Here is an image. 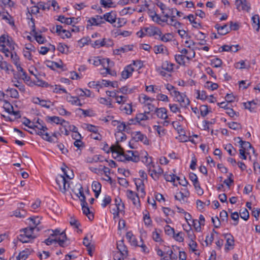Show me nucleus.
<instances>
[{
  "mask_svg": "<svg viewBox=\"0 0 260 260\" xmlns=\"http://www.w3.org/2000/svg\"><path fill=\"white\" fill-rule=\"evenodd\" d=\"M91 26H100L102 24L105 23L103 16L95 15V17H91L88 20Z\"/></svg>",
  "mask_w": 260,
  "mask_h": 260,
  "instance_id": "10",
  "label": "nucleus"
},
{
  "mask_svg": "<svg viewBox=\"0 0 260 260\" xmlns=\"http://www.w3.org/2000/svg\"><path fill=\"white\" fill-rule=\"evenodd\" d=\"M61 170L63 172V175H58L56 179V182L58 185L60 190L62 193H65L70 186L68 181L66 179V177H67L69 179L71 178L67 174L66 168H62Z\"/></svg>",
  "mask_w": 260,
  "mask_h": 260,
  "instance_id": "1",
  "label": "nucleus"
},
{
  "mask_svg": "<svg viewBox=\"0 0 260 260\" xmlns=\"http://www.w3.org/2000/svg\"><path fill=\"white\" fill-rule=\"evenodd\" d=\"M165 179L167 181L169 182H174L176 179L177 180H180V177L176 176L173 174H169L165 173L164 175Z\"/></svg>",
  "mask_w": 260,
  "mask_h": 260,
  "instance_id": "40",
  "label": "nucleus"
},
{
  "mask_svg": "<svg viewBox=\"0 0 260 260\" xmlns=\"http://www.w3.org/2000/svg\"><path fill=\"white\" fill-rule=\"evenodd\" d=\"M6 92H10L9 96H10L11 98L14 99H18L19 98V93L16 89L9 88L6 90Z\"/></svg>",
  "mask_w": 260,
  "mask_h": 260,
  "instance_id": "46",
  "label": "nucleus"
},
{
  "mask_svg": "<svg viewBox=\"0 0 260 260\" xmlns=\"http://www.w3.org/2000/svg\"><path fill=\"white\" fill-rule=\"evenodd\" d=\"M143 156H141L142 161L145 164L148 169V171H151V168H154V164L152 162V157H148V154L146 151L142 153Z\"/></svg>",
  "mask_w": 260,
  "mask_h": 260,
  "instance_id": "6",
  "label": "nucleus"
},
{
  "mask_svg": "<svg viewBox=\"0 0 260 260\" xmlns=\"http://www.w3.org/2000/svg\"><path fill=\"white\" fill-rule=\"evenodd\" d=\"M256 104V103H255L253 100L246 103H244L245 108L248 109L250 112H254L255 111Z\"/></svg>",
  "mask_w": 260,
  "mask_h": 260,
  "instance_id": "33",
  "label": "nucleus"
},
{
  "mask_svg": "<svg viewBox=\"0 0 260 260\" xmlns=\"http://www.w3.org/2000/svg\"><path fill=\"white\" fill-rule=\"evenodd\" d=\"M35 122H31L29 119L26 118H25V120L23 122V124L27 126L28 128L34 130V127H36V126L35 125Z\"/></svg>",
  "mask_w": 260,
  "mask_h": 260,
  "instance_id": "60",
  "label": "nucleus"
},
{
  "mask_svg": "<svg viewBox=\"0 0 260 260\" xmlns=\"http://www.w3.org/2000/svg\"><path fill=\"white\" fill-rule=\"evenodd\" d=\"M224 149L228 152L231 156H234L236 153V149L234 148L231 144H228L225 145Z\"/></svg>",
  "mask_w": 260,
  "mask_h": 260,
  "instance_id": "47",
  "label": "nucleus"
},
{
  "mask_svg": "<svg viewBox=\"0 0 260 260\" xmlns=\"http://www.w3.org/2000/svg\"><path fill=\"white\" fill-rule=\"evenodd\" d=\"M133 47V45H125L123 47L115 49L113 52L115 54L120 55L121 53H124L132 50Z\"/></svg>",
  "mask_w": 260,
  "mask_h": 260,
  "instance_id": "27",
  "label": "nucleus"
},
{
  "mask_svg": "<svg viewBox=\"0 0 260 260\" xmlns=\"http://www.w3.org/2000/svg\"><path fill=\"white\" fill-rule=\"evenodd\" d=\"M171 95L174 96L176 101L180 103L182 108H186L190 104V101L186 95L178 91H174L171 92Z\"/></svg>",
  "mask_w": 260,
  "mask_h": 260,
  "instance_id": "3",
  "label": "nucleus"
},
{
  "mask_svg": "<svg viewBox=\"0 0 260 260\" xmlns=\"http://www.w3.org/2000/svg\"><path fill=\"white\" fill-rule=\"evenodd\" d=\"M155 113L157 117L159 118L162 119H167L168 118L167 110L166 108H156L155 109Z\"/></svg>",
  "mask_w": 260,
  "mask_h": 260,
  "instance_id": "17",
  "label": "nucleus"
},
{
  "mask_svg": "<svg viewBox=\"0 0 260 260\" xmlns=\"http://www.w3.org/2000/svg\"><path fill=\"white\" fill-rule=\"evenodd\" d=\"M215 28L217 30L218 34L220 35H225L230 32V28L227 24L221 26L219 24H216Z\"/></svg>",
  "mask_w": 260,
  "mask_h": 260,
  "instance_id": "19",
  "label": "nucleus"
},
{
  "mask_svg": "<svg viewBox=\"0 0 260 260\" xmlns=\"http://www.w3.org/2000/svg\"><path fill=\"white\" fill-rule=\"evenodd\" d=\"M117 21L116 23H115V24L114 23L113 26L117 27V28H119V27L123 26L126 23V21L125 19H124L123 18H117Z\"/></svg>",
  "mask_w": 260,
  "mask_h": 260,
  "instance_id": "54",
  "label": "nucleus"
},
{
  "mask_svg": "<svg viewBox=\"0 0 260 260\" xmlns=\"http://www.w3.org/2000/svg\"><path fill=\"white\" fill-rule=\"evenodd\" d=\"M36 228L29 227L21 230V232H23V234H21L18 236V239L22 243H28L31 242L32 240L36 238V236L34 234V231Z\"/></svg>",
  "mask_w": 260,
  "mask_h": 260,
  "instance_id": "2",
  "label": "nucleus"
},
{
  "mask_svg": "<svg viewBox=\"0 0 260 260\" xmlns=\"http://www.w3.org/2000/svg\"><path fill=\"white\" fill-rule=\"evenodd\" d=\"M235 67L239 69H249L250 65L249 64L248 65L246 64L245 61L241 60L235 63Z\"/></svg>",
  "mask_w": 260,
  "mask_h": 260,
  "instance_id": "39",
  "label": "nucleus"
},
{
  "mask_svg": "<svg viewBox=\"0 0 260 260\" xmlns=\"http://www.w3.org/2000/svg\"><path fill=\"white\" fill-rule=\"evenodd\" d=\"M55 239H56V242L60 246L65 247L67 246L66 244L67 237L65 232H61L60 235L58 237L55 238Z\"/></svg>",
  "mask_w": 260,
  "mask_h": 260,
  "instance_id": "18",
  "label": "nucleus"
},
{
  "mask_svg": "<svg viewBox=\"0 0 260 260\" xmlns=\"http://www.w3.org/2000/svg\"><path fill=\"white\" fill-rule=\"evenodd\" d=\"M33 31L34 32L35 39L39 44H42L45 43L46 40L43 36L38 35V32L35 31V29H33Z\"/></svg>",
  "mask_w": 260,
  "mask_h": 260,
  "instance_id": "42",
  "label": "nucleus"
},
{
  "mask_svg": "<svg viewBox=\"0 0 260 260\" xmlns=\"http://www.w3.org/2000/svg\"><path fill=\"white\" fill-rule=\"evenodd\" d=\"M85 125H86L85 129H86L87 131H88L90 132H92V133H94L95 134L98 133V128L95 126L90 124H86Z\"/></svg>",
  "mask_w": 260,
  "mask_h": 260,
  "instance_id": "61",
  "label": "nucleus"
},
{
  "mask_svg": "<svg viewBox=\"0 0 260 260\" xmlns=\"http://www.w3.org/2000/svg\"><path fill=\"white\" fill-rule=\"evenodd\" d=\"M187 18L188 19L189 21L191 23L193 24V26L195 28H200L201 27V25L200 23H198L194 19V16L192 14L189 15Z\"/></svg>",
  "mask_w": 260,
  "mask_h": 260,
  "instance_id": "53",
  "label": "nucleus"
},
{
  "mask_svg": "<svg viewBox=\"0 0 260 260\" xmlns=\"http://www.w3.org/2000/svg\"><path fill=\"white\" fill-rule=\"evenodd\" d=\"M57 111H58V113L60 115H68L70 116L71 113L70 112L67 111L63 107V106H61L60 107H57Z\"/></svg>",
  "mask_w": 260,
  "mask_h": 260,
  "instance_id": "58",
  "label": "nucleus"
},
{
  "mask_svg": "<svg viewBox=\"0 0 260 260\" xmlns=\"http://www.w3.org/2000/svg\"><path fill=\"white\" fill-rule=\"evenodd\" d=\"M126 195L127 198L133 201V203L135 206L137 207L140 206V201L137 193L131 190H127Z\"/></svg>",
  "mask_w": 260,
  "mask_h": 260,
  "instance_id": "7",
  "label": "nucleus"
},
{
  "mask_svg": "<svg viewBox=\"0 0 260 260\" xmlns=\"http://www.w3.org/2000/svg\"><path fill=\"white\" fill-rule=\"evenodd\" d=\"M173 36L170 33H166L162 35L161 33L159 37H156V39L160 40L164 42H168L171 41L172 39Z\"/></svg>",
  "mask_w": 260,
  "mask_h": 260,
  "instance_id": "30",
  "label": "nucleus"
},
{
  "mask_svg": "<svg viewBox=\"0 0 260 260\" xmlns=\"http://www.w3.org/2000/svg\"><path fill=\"white\" fill-rule=\"evenodd\" d=\"M76 19L74 17L72 18H66L63 15H60L58 16V21L62 23H65L67 25H71L73 23V20Z\"/></svg>",
  "mask_w": 260,
  "mask_h": 260,
  "instance_id": "29",
  "label": "nucleus"
},
{
  "mask_svg": "<svg viewBox=\"0 0 260 260\" xmlns=\"http://www.w3.org/2000/svg\"><path fill=\"white\" fill-rule=\"evenodd\" d=\"M129 153H131V161L137 162L140 160V157L138 151L129 150Z\"/></svg>",
  "mask_w": 260,
  "mask_h": 260,
  "instance_id": "41",
  "label": "nucleus"
},
{
  "mask_svg": "<svg viewBox=\"0 0 260 260\" xmlns=\"http://www.w3.org/2000/svg\"><path fill=\"white\" fill-rule=\"evenodd\" d=\"M117 249L118 252H119L122 256L127 257L128 255V250L126 246L124 244L123 240H120L117 243Z\"/></svg>",
  "mask_w": 260,
  "mask_h": 260,
  "instance_id": "15",
  "label": "nucleus"
},
{
  "mask_svg": "<svg viewBox=\"0 0 260 260\" xmlns=\"http://www.w3.org/2000/svg\"><path fill=\"white\" fill-rule=\"evenodd\" d=\"M187 194H185L182 192L180 191L179 192L177 193L176 195L175 196V199L176 200H178L180 202H181L182 203H185L187 201L185 200V199L187 198L189 196V192L188 191H187Z\"/></svg>",
  "mask_w": 260,
  "mask_h": 260,
  "instance_id": "31",
  "label": "nucleus"
},
{
  "mask_svg": "<svg viewBox=\"0 0 260 260\" xmlns=\"http://www.w3.org/2000/svg\"><path fill=\"white\" fill-rule=\"evenodd\" d=\"M148 119L149 117L147 115H146V113H139L136 115L134 119H131L130 120L131 123H130L129 124L132 123L136 124L137 123L142 125V121H146Z\"/></svg>",
  "mask_w": 260,
  "mask_h": 260,
  "instance_id": "13",
  "label": "nucleus"
},
{
  "mask_svg": "<svg viewBox=\"0 0 260 260\" xmlns=\"http://www.w3.org/2000/svg\"><path fill=\"white\" fill-rule=\"evenodd\" d=\"M174 64L166 61L162 64V69L169 72H171L173 70Z\"/></svg>",
  "mask_w": 260,
  "mask_h": 260,
  "instance_id": "45",
  "label": "nucleus"
},
{
  "mask_svg": "<svg viewBox=\"0 0 260 260\" xmlns=\"http://www.w3.org/2000/svg\"><path fill=\"white\" fill-rule=\"evenodd\" d=\"M135 70V68L132 67V64L126 66L121 73L122 79L126 80L131 77Z\"/></svg>",
  "mask_w": 260,
  "mask_h": 260,
  "instance_id": "9",
  "label": "nucleus"
},
{
  "mask_svg": "<svg viewBox=\"0 0 260 260\" xmlns=\"http://www.w3.org/2000/svg\"><path fill=\"white\" fill-rule=\"evenodd\" d=\"M175 59L176 61L180 65L185 66V59L187 60L190 59V58L186 55L181 54H176L175 56Z\"/></svg>",
  "mask_w": 260,
  "mask_h": 260,
  "instance_id": "25",
  "label": "nucleus"
},
{
  "mask_svg": "<svg viewBox=\"0 0 260 260\" xmlns=\"http://www.w3.org/2000/svg\"><path fill=\"white\" fill-rule=\"evenodd\" d=\"M149 172L150 175L154 180H157L164 171L159 166H155L154 165V168H151V171Z\"/></svg>",
  "mask_w": 260,
  "mask_h": 260,
  "instance_id": "11",
  "label": "nucleus"
},
{
  "mask_svg": "<svg viewBox=\"0 0 260 260\" xmlns=\"http://www.w3.org/2000/svg\"><path fill=\"white\" fill-rule=\"evenodd\" d=\"M81 207L83 214L86 215L89 220H92L94 218V216L93 214H91L89 208L88 207V205H82Z\"/></svg>",
  "mask_w": 260,
  "mask_h": 260,
  "instance_id": "36",
  "label": "nucleus"
},
{
  "mask_svg": "<svg viewBox=\"0 0 260 260\" xmlns=\"http://www.w3.org/2000/svg\"><path fill=\"white\" fill-rule=\"evenodd\" d=\"M131 64H132L133 67L135 66L136 67L135 70L137 71L140 70L143 67V62L139 60H133V63Z\"/></svg>",
  "mask_w": 260,
  "mask_h": 260,
  "instance_id": "57",
  "label": "nucleus"
},
{
  "mask_svg": "<svg viewBox=\"0 0 260 260\" xmlns=\"http://www.w3.org/2000/svg\"><path fill=\"white\" fill-rule=\"evenodd\" d=\"M150 17L152 18V19L153 21L159 24L160 21L163 22H167V19H161L160 17L159 16L158 14H156V13H154L153 15H150Z\"/></svg>",
  "mask_w": 260,
  "mask_h": 260,
  "instance_id": "48",
  "label": "nucleus"
},
{
  "mask_svg": "<svg viewBox=\"0 0 260 260\" xmlns=\"http://www.w3.org/2000/svg\"><path fill=\"white\" fill-rule=\"evenodd\" d=\"M139 100H140V101L142 104H146V103H147V102L148 101L152 102L155 100L154 99L149 97L144 94H142L140 96Z\"/></svg>",
  "mask_w": 260,
  "mask_h": 260,
  "instance_id": "49",
  "label": "nucleus"
},
{
  "mask_svg": "<svg viewBox=\"0 0 260 260\" xmlns=\"http://www.w3.org/2000/svg\"><path fill=\"white\" fill-rule=\"evenodd\" d=\"M135 185L136 186L137 189L138 191H140L141 193V197H144L145 195V191L144 188V182L142 179H138L135 182Z\"/></svg>",
  "mask_w": 260,
  "mask_h": 260,
  "instance_id": "23",
  "label": "nucleus"
},
{
  "mask_svg": "<svg viewBox=\"0 0 260 260\" xmlns=\"http://www.w3.org/2000/svg\"><path fill=\"white\" fill-rule=\"evenodd\" d=\"M222 60L218 58H214L211 60V64L214 68H219L222 64Z\"/></svg>",
  "mask_w": 260,
  "mask_h": 260,
  "instance_id": "52",
  "label": "nucleus"
},
{
  "mask_svg": "<svg viewBox=\"0 0 260 260\" xmlns=\"http://www.w3.org/2000/svg\"><path fill=\"white\" fill-rule=\"evenodd\" d=\"M103 18L105 22H108L113 25L117 20L116 12L115 11H111L110 12L106 13L103 15Z\"/></svg>",
  "mask_w": 260,
  "mask_h": 260,
  "instance_id": "8",
  "label": "nucleus"
},
{
  "mask_svg": "<svg viewBox=\"0 0 260 260\" xmlns=\"http://www.w3.org/2000/svg\"><path fill=\"white\" fill-rule=\"evenodd\" d=\"M111 201L112 199L110 196L105 195L101 204L102 207L103 208H105L108 205L111 203Z\"/></svg>",
  "mask_w": 260,
  "mask_h": 260,
  "instance_id": "56",
  "label": "nucleus"
},
{
  "mask_svg": "<svg viewBox=\"0 0 260 260\" xmlns=\"http://www.w3.org/2000/svg\"><path fill=\"white\" fill-rule=\"evenodd\" d=\"M77 94L80 96H86L90 97L91 95V92L90 90L85 89L84 90L81 88L77 90Z\"/></svg>",
  "mask_w": 260,
  "mask_h": 260,
  "instance_id": "43",
  "label": "nucleus"
},
{
  "mask_svg": "<svg viewBox=\"0 0 260 260\" xmlns=\"http://www.w3.org/2000/svg\"><path fill=\"white\" fill-rule=\"evenodd\" d=\"M101 64L104 68H109L114 64L113 62L111 61L109 58L101 59Z\"/></svg>",
  "mask_w": 260,
  "mask_h": 260,
  "instance_id": "44",
  "label": "nucleus"
},
{
  "mask_svg": "<svg viewBox=\"0 0 260 260\" xmlns=\"http://www.w3.org/2000/svg\"><path fill=\"white\" fill-rule=\"evenodd\" d=\"M239 47L238 45H232V46H229V45H223L221 47V51H231L233 52H236L238 51V47Z\"/></svg>",
  "mask_w": 260,
  "mask_h": 260,
  "instance_id": "32",
  "label": "nucleus"
},
{
  "mask_svg": "<svg viewBox=\"0 0 260 260\" xmlns=\"http://www.w3.org/2000/svg\"><path fill=\"white\" fill-rule=\"evenodd\" d=\"M91 187L93 191H101L102 185L98 181H93L92 183Z\"/></svg>",
  "mask_w": 260,
  "mask_h": 260,
  "instance_id": "59",
  "label": "nucleus"
},
{
  "mask_svg": "<svg viewBox=\"0 0 260 260\" xmlns=\"http://www.w3.org/2000/svg\"><path fill=\"white\" fill-rule=\"evenodd\" d=\"M147 34L146 36L148 37H154L155 39L156 37H159L160 35L161 34V30L158 27H149V29H147Z\"/></svg>",
  "mask_w": 260,
  "mask_h": 260,
  "instance_id": "16",
  "label": "nucleus"
},
{
  "mask_svg": "<svg viewBox=\"0 0 260 260\" xmlns=\"http://www.w3.org/2000/svg\"><path fill=\"white\" fill-rule=\"evenodd\" d=\"M120 109L127 114H131L133 111L132 104H122L120 107Z\"/></svg>",
  "mask_w": 260,
  "mask_h": 260,
  "instance_id": "35",
  "label": "nucleus"
},
{
  "mask_svg": "<svg viewBox=\"0 0 260 260\" xmlns=\"http://www.w3.org/2000/svg\"><path fill=\"white\" fill-rule=\"evenodd\" d=\"M170 109L173 113H176L177 112L181 113V111L179 107L177 104H170L169 105Z\"/></svg>",
  "mask_w": 260,
  "mask_h": 260,
  "instance_id": "64",
  "label": "nucleus"
},
{
  "mask_svg": "<svg viewBox=\"0 0 260 260\" xmlns=\"http://www.w3.org/2000/svg\"><path fill=\"white\" fill-rule=\"evenodd\" d=\"M79 192L76 193V196L78 198H80V201L81 202V205H87V203L86 201V197L84 194L83 188L81 185L80 186V187L78 189Z\"/></svg>",
  "mask_w": 260,
  "mask_h": 260,
  "instance_id": "26",
  "label": "nucleus"
},
{
  "mask_svg": "<svg viewBox=\"0 0 260 260\" xmlns=\"http://www.w3.org/2000/svg\"><path fill=\"white\" fill-rule=\"evenodd\" d=\"M9 64L6 61H3V57L0 55V69L2 70H5L6 71H8L9 69Z\"/></svg>",
  "mask_w": 260,
  "mask_h": 260,
  "instance_id": "50",
  "label": "nucleus"
},
{
  "mask_svg": "<svg viewBox=\"0 0 260 260\" xmlns=\"http://www.w3.org/2000/svg\"><path fill=\"white\" fill-rule=\"evenodd\" d=\"M166 50L168 54V51L166 47L163 45H155L153 47V50L155 54L164 53V50Z\"/></svg>",
  "mask_w": 260,
  "mask_h": 260,
  "instance_id": "37",
  "label": "nucleus"
},
{
  "mask_svg": "<svg viewBox=\"0 0 260 260\" xmlns=\"http://www.w3.org/2000/svg\"><path fill=\"white\" fill-rule=\"evenodd\" d=\"M49 119L52 122L57 124H60L62 126L67 127L69 125V122L68 121L58 116H54L50 117Z\"/></svg>",
  "mask_w": 260,
  "mask_h": 260,
  "instance_id": "20",
  "label": "nucleus"
},
{
  "mask_svg": "<svg viewBox=\"0 0 260 260\" xmlns=\"http://www.w3.org/2000/svg\"><path fill=\"white\" fill-rule=\"evenodd\" d=\"M55 32H56L58 35L60 36L61 32H66V34L64 35V36H62L63 39L70 38L71 37V34L69 30H67L66 29H62V26L60 25H56L55 27Z\"/></svg>",
  "mask_w": 260,
  "mask_h": 260,
  "instance_id": "22",
  "label": "nucleus"
},
{
  "mask_svg": "<svg viewBox=\"0 0 260 260\" xmlns=\"http://www.w3.org/2000/svg\"><path fill=\"white\" fill-rule=\"evenodd\" d=\"M198 96L197 99H200L203 101H205L207 98V95H206V92L204 90H202L200 91V90H197Z\"/></svg>",
  "mask_w": 260,
  "mask_h": 260,
  "instance_id": "63",
  "label": "nucleus"
},
{
  "mask_svg": "<svg viewBox=\"0 0 260 260\" xmlns=\"http://www.w3.org/2000/svg\"><path fill=\"white\" fill-rule=\"evenodd\" d=\"M189 179L192 182L193 185L197 184L199 183L198 178L196 174L191 172L189 174Z\"/></svg>",
  "mask_w": 260,
  "mask_h": 260,
  "instance_id": "62",
  "label": "nucleus"
},
{
  "mask_svg": "<svg viewBox=\"0 0 260 260\" xmlns=\"http://www.w3.org/2000/svg\"><path fill=\"white\" fill-rule=\"evenodd\" d=\"M224 237L226 239V244L225 245V249H229V246H233L234 244V239L233 236L230 233L224 234Z\"/></svg>",
  "mask_w": 260,
  "mask_h": 260,
  "instance_id": "24",
  "label": "nucleus"
},
{
  "mask_svg": "<svg viewBox=\"0 0 260 260\" xmlns=\"http://www.w3.org/2000/svg\"><path fill=\"white\" fill-rule=\"evenodd\" d=\"M35 77L36 78V80L35 81V84L36 85H38L39 86L41 87H52L53 86L52 85H50L48 83L46 82L45 81L40 79L37 75H35Z\"/></svg>",
  "mask_w": 260,
  "mask_h": 260,
  "instance_id": "38",
  "label": "nucleus"
},
{
  "mask_svg": "<svg viewBox=\"0 0 260 260\" xmlns=\"http://www.w3.org/2000/svg\"><path fill=\"white\" fill-rule=\"evenodd\" d=\"M239 140L238 143L240 145L241 149L245 150H248L249 149L252 148L254 150V148L252 146L251 144L247 141H243L240 137H237L235 140Z\"/></svg>",
  "mask_w": 260,
  "mask_h": 260,
  "instance_id": "21",
  "label": "nucleus"
},
{
  "mask_svg": "<svg viewBox=\"0 0 260 260\" xmlns=\"http://www.w3.org/2000/svg\"><path fill=\"white\" fill-rule=\"evenodd\" d=\"M251 20L252 21V26L254 28H255L256 31H258L260 27V21H259V16L258 14L254 15L252 18Z\"/></svg>",
  "mask_w": 260,
  "mask_h": 260,
  "instance_id": "28",
  "label": "nucleus"
},
{
  "mask_svg": "<svg viewBox=\"0 0 260 260\" xmlns=\"http://www.w3.org/2000/svg\"><path fill=\"white\" fill-rule=\"evenodd\" d=\"M175 11H176V9L169 8L167 7L165 10V13H162L164 15V17H165V19H168V18H170V17H175V16L174 15Z\"/></svg>",
  "mask_w": 260,
  "mask_h": 260,
  "instance_id": "34",
  "label": "nucleus"
},
{
  "mask_svg": "<svg viewBox=\"0 0 260 260\" xmlns=\"http://www.w3.org/2000/svg\"><path fill=\"white\" fill-rule=\"evenodd\" d=\"M47 66L52 70H55L56 68L60 69L62 66L58 63L52 61H48Z\"/></svg>",
  "mask_w": 260,
  "mask_h": 260,
  "instance_id": "51",
  "label": "nucleus"
},
{
  "mask_svg": "<svg viewBox=\"0 0 260 260\" xmlns=\"http://www.w3.org/2000/svg\"><path fill=\"white\" fill-rule=\"evenodd\" d=\"M133 138L136 141H141L144 144H149V140L147 137L141 133L140 132H136L133 133Z\"/></svg>",
  "mask_w": 260,
  "mask_h": 260,
  "instance_id": "12",
  "label": "nucleus"
},
{
  "mask_svg": "<svg viewBox=\"0 0 260 260\" xmlns=\"http://www.w3.org/2000/svg\"><path fill=\"white\" fill-rule=\"evenodd\" d=\"M236 5L237 9L240 10L241 7V10H245L247 12L250 9V5L246 0H236Z\"/></svg>",
  "mask_w": 260,
  "mask_h": 260,
  "instance_id": "14",
  "label": "nucleus"
},
{
  "mask_svg": "<svg viewBox=\"0 0 260 260\" xmlns=\"http://www.w3.org/2000/svg\"><path fill=\"white\" fill-rule=\"evenodd\" d=\"M34 132L35 134L38 135H43V132H45L48 129L46 125L44 124L43 120L38 119L37 121L35 122Z\"/></svg>",
  "mask_w": 260,
  "mask_h": 260,
  "instance_id": "4",
  "label": "nucleus"
},
{
  "mask_svg": "<svg viewBox=\"0 0 260 260\" xmlns=\"http://www.w3.org/2000/svg\"><path fill=\"white\" fill-rule=\"evenodd\" d=\"M114 201L115 204L116 206V209L114 210V212L112 213L114 216V218L116 217H119V213L123 211L124 209V205L122 202V200L120 198H116Z\"/></svg>",
  "mask_w": 260,
  "mask_h": 260,
  "instance_id": "5",
  "label": "nucleus"
},
{
  "mask_svg": "<svg viewBox=\"0 0 260 260\" xmlns=\"http://www.w3.org/2000/svg\"><path fill=\"white\" fill-rule=\"evenodd\" d=\"M184 230L186 231L187 234V237L190 239V241L194 240L196 239V235H194L193 231L192 230L190 226V224H189V229L188 230L185 229H184Z\"/></svg>",
  "mask_w": 260,
  "mask_h": 260,
  "instance_id": "55",
  "label": "nucleus"
}]
</instances>
